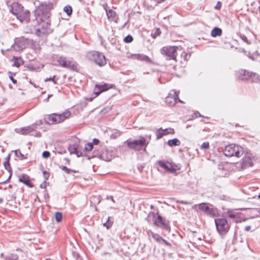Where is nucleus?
Returning a JSON list of instances; mask_svg holds the SVG:
<instances>
[{"instance_id": "obj_1", "label": "nucleus", "mask_w": 260, "mask_h": 260, "mask_svg": "<svg viewBox=\"0 0 260 260\" xmlns=\"http://www.w3.org/2000/svg\"><path fill=\"white\" fill-rule=\"evenodd\" d=\"M70 115V111L67 110L62 113H53L50 114L46 117L44 120L46 123L49 124H56L63 122L66 119L68 118Z\"/></svg>"}, {"instance_id": "obj_2", "label": "nucleus", "mask_w": 260, "mask_h": 260, "mask_svg": "<svg viewBox=\"0 0 260 260\" xmlns=\"http://www.w3.org/2000/svg\"><path fill=\"white\" fill-rule=\"evenodd\" d=\"M86 57L100 67L104 66L107 63L105 56L102 53L98 51H89L87 52Z\"/></svg>"}, {"instance_id": "obj_3", "label": "nucleus", "mask_w": 260, "mask_h": 260, "mask_svg": "<svg viewBox=\"0 0 260 260\" xmlns=\"http://www.w3.org/2000/svg\"><path fill=\"white\" fill-rule=\"evenodd\" d=\"M223 153L228 157H240L243 154V149L239 145L231 144L225 147Z\"/></svg>"}, {"instance_id": "obj_4", "label": "nucleus", "mask_w": 260, "mask_h": 260, "mask_svg": "<svg viewBox=\"0 0 260 260\" xmlns=\"http://www.w3.org/2000/svg\"><path fill=\"white\" fill-rule=\"evenodd\" d=\"M50 5L41 4L35 11L34 14L37 21H43L44 19L49 18V12L50 10Z\"/></svg>"}, {"instance_id": "obj_5", "label": "nucleus", "mask_w": 260, "mask_h": 260, "mask_svg": "<svg viewBox=\"0 0 260 260\" xmlns=\"http://www.w3.org/2000/svg\"><path fill=\"white\" fill-rule=\"evenodd\" d=\"M198 207L201 211L209 216L215 217L219 215L218 209L211 204L202 203L198 204Z\"/></svg>"}, {"instance_id": "obj_6", "label": "nucleus", "mask_w": 260, "mask_h": 260, "mask_svg": "<svg viewBox=\"0 0 260 260\" xmlns=\"http://www.w3.org/2000/svg\"><path fill=\"white\" fill-rule=\"evenodd\" d=\"M57 62H58L60 66L63 68L75 71L78 70V64L72 58L69 59L62 56H60L57 59Z\"/></svg>"}, {"instance_id": "obj_7", "label": "nucleus", "mask_w": 260, "mask_h": 260, "mask_svg": "<svg viewBox=\"0 0 260 260\" xmlns=\"http://www.w3.org/2000/svg\"><path fill=\"white\" fill-rule=\"evenodd\" d=\"M41 22V27L37 29L36 35L38 37H43L44 35H48L52 32V30L50 25V21L49 18L47 19H44L42 21H37Z\"/></svg>"}, {"instance_id": "obj_8", "label": "nucleus", "mask_w": 260, "mask_h": 260, "mask_svg": "<svg viewBox=\"0 0 260 260\" xmlns=\"http://www.w3.org/2000/svg\"><path fill=\"white\" fill-rule=\"evenodd\" d=\"M215 223L217 231L220 235L226 233L230 229L228 221L224 218L215 219Z\"/></svg>"}, {"instance_id": "obj_9", "label": "nucleus", "mask_w": 260, "mask_h": 260, "mask_svg": "<svg viewBox=\"0 0 260 260\" xmlns=\"http://www.w3.org/2000/svg\"><path fill=\"white\" fill-rule=\"evenodd\" d=\"M178 47L177 46L164 47L161 49V53L164 55L167 59L174 60L176 61L177 50Z\"/></svg>"}, {"instance_id": "obj_10", "label": "nucleus", "mask_w": 260, "mask_h": 260, "mask_svg": "<svg viewBox=\"0 0 260 260\" xmlns=\"http://www.w3.org/2000/svg\"><path fill=\"white\" fill-rule=\"evenodd\" d=\"M139 140H134L126 141L128 147L131 149H135L137 151L142 150L144 146H146L148 143H146V139L144 137H140Z\"/></svg>"}, {"instance_id": "obj_11", "label": "nucleus", "mask_w": 260, "mask_h": 260, "mask_svg": "<svg viewBox=\"0 0 260 260\" xmlns=\"http://www.w3.org/2000/svg\"><path fill=\"white\" fill-rule=\"evenodd\" d=\"M256 162V159L252 154H247L242 158L240 163L241 170L246 169L249 167H252Z\"/></svg>"}, {"instance_id": "obj_12", "label": "nucleus", "mask_w": 260, "mask_h": 260, "mask_svg": "<svg viewBox=\"0 0 260 260\" xmlns=\"http://www.w3.org/2000/svg\"><path fill=\"white\" fill-rule=\"evenodd\" d=\"M239 79L241 80H250L252 81H254V77H256L258 79L259 76L256 74L250 73L245 70H240L237 75Z\"/></svg>"}, {"instance_id": "obj_13", "label": "nucleus", "mask_w": 260, "mask_h": 260, "mask_svg": "<svg viewBox=\"0 0 260 260\" xmlns=\"http://www.w3.org/2000/svg\"><path fill=\"white\" fill-rule=\"evenodd\" d=\"M27 45V39L24 38H17L15 40V43L12 46V48L16 51H20L25 49Z\"/></svg>"}, {"instance_id": "obj_14", "label": "nucleus", "mask_w": 260, "mask_h": 260, "mask_svg": "<svg viewBox=\"0 0 260 260\" xmlns=\"http://www.w3.org/2000/svg\"><path fill=\"white\" fill-rule=\"evenodd\" d=\"M96 155L103 160L109 161L113 158L114 152L112 150H109L107 148H105L102 152L97 153Z\"/></svg>"}, {"instance_id": "obj_15", "label": "nucleus", "mask_w": 260, "mask_h": 260, "mask_svg": "<svg viewBox=\"0 0 260 260\" xmlns=\"http://www.w3.org/2000/svg\"><path fill=\"white\" fill-rule=\"evenodd\" d=\"M152 214H153V217L155 218L154 221V223L155 225H156L157 226L162 227L165 229H168L169 226L167 223H166L165 219L162 218L161 216L157 213V216L156 218H155V213L152 212Z\"/></svg>"}, {"instance_id": "obj_16", "label": "nucleus", "mask_w": 260, "mask_h": 260, "mask_svg": "<svg viewBox=\"0 0 260 260\" xmlns=\"http://www.w3.org/2000/svg\"><path fill=\"white\" fill-rule=\"evenodd\" d=\"M126 57L133 60L137 59L141 61H146L147 62H150L151 61L150 58L148 56L140 53H127Z\"/></svg>"}, {"instance_id": "obj_17", "label": "nucleus", "mask_w": 260, "mask_h": 260, "mask_svg": "<svg viewBox=\"0 0 260 260\" xmlns=\"http://www.w3.org/2000/svg\"><path fill=\"white\" fill-rule=\"evenodd\" d=\"M158 165L168 172L174 173L176 172V169L175 168L174 165L168 161L159 160L158 161Z\"/></svg>"}, {"instance_id": "obj_18", "label": "nucleus", "mask_w": 260, "mask_h": 260, "mask_svg": "<svg viewBox=\"0 0 260 260\" xmlns=\"http://www.w3.org/2000/svg\"><path fill=\"white\" fill-rule=\"evenodd\" d=\"M178 101L180 103L182 102V101L179 99V92L177 91H174L173 94L169 93L166 98V102L170 105L175 104Z\"/></svg>"}, {"instance_id": "obj_19", "label": "nucleus", "mask_w": 260, "mask_h": 260, "mask_svg": "<svg viewBox=\"0 0 260 260\" xmlns=\"http://www.w3.org/2000/svg\"><path fill=\"white\" fill-rule=\"evenodd\" d=\"M42 122L41 120L39 121V123H38L36 122V123L32 124L31 125L24 127L19 129V132L18 133H20L22 135H26L29 134V133L34 131L35 129L37 128V125L38 124H42Z\"/></svg>"}, {"instance_id": "obj_20", "label": "nucleus", "mask_w": 260, "mask_h": 260, "mask_svg": "<svg viewBox=\"0 0 260 260\" xmlns=\"http://www.w3.org/2000/svg\"><path fill=\"white\" fill-rule=\"evenodd\" d=\"M17 18L21 22L27 23L29 21L30 19V12L28 10L22 11L17 15Z\"/></svg>"}, {"instance_id": "obj_21", "label": "nucleus", "mask_w": 260, "mask_h": 260, "mask_svg": "<svg viewBox=\"0 0 260 260\" xmlns=\"http://www.w3.org/2000/svg\"><path fill=\"white\" fill-rule=\"evenodd\" d=\"M10 11L12 13L17 16L23 11V7L18 3H13Z\"/></svg>"}, {"instance_id": "obj_22", "label": "nucleus", "mask_w": 260, "mask_h": 260, "mask_svg": "<svg viewBox=\"0 0 260 260\" xmlns=\"http://www.w3.org/2000/svg\"><path fill=\"white\" fill-rule=\"evenodd\" d=\"M109 88V85L104 84L103 85H96L94 89V93L98 95L101 92H104Z\"/></svg>"}, {"instance_id": "obj_23", "label": "nucleus", "mask_w": 260, "mask_h": 260, "mask_svg": "<svg viewBox=\"0 0 260 260\" xmlns=\"http://www.w3.org/2000/svg\"><path fill=\"white\" fill-rule=\"evenodd\" d=\"M168 145L170 147L178 146L181 144L180 141L177 138H174L173 139L169 140L168 141Z\"/></svg>"}, {"instance_id": "obj_24", "label": "nucleus", "mask_w": 260, "mask_h": 260, "mask_svg": "<svg viewBox=\"0 0 260 260\" xmlns=\"http://www.w3.org/2000/svg\"><path fill=\"white\" fill-rule=\"evenodd\" d=\"M19 180L20 182H23L24 184H26V185L32 187L31 184L30 183V181L28 177L25 175H23L21 177L19 178Z\"/></svg>"}, {"instance_id": "obj_25", "label": "nucleus", "mask_w": 260, "mask_h": 260, "mask_svg": "<svg viewBox=\"0 0 260 260\" xmlns=\"http://www.w3.org/2000/svg\"><path fill=\"white\" fill-rule=\"evenodd\" d=\"M228 215L229 217H230L232 219H234L236 222H239L238 218H240L241 213H234L232 211H228Z\"/></svg>"}, {"instance_id": "obj_26", "label": "nucleus", "mask_w": 260, "mask_h": 260, "mask_svg": "<svg viewBox=\"0 0 260 260\" xmlns=\"http://www.w3.org/2000/svg\"><path fill=\"white\" fill-rule=\"evenodd\" d=\"M222 34V30L221 28L218 27H215L213 28L211 32V35L213 37H216L217 36H220Z\"/></svg>"}, {"instance_id": "obj_27", "label": "nucleus", "mask_w": 260, "mask_h": 260, "mask_svg": "<svg viewBox=\"0 0 260 260\" xmlns=\"http://www.w3.org/2000/svg\"><path fill=\"white\" fill-rule=\"evenodd\" d=\"M78 145L77 144L70 145L68 149L71 154H75L78 149Z\"/></svg>"}, {"instance_id": "obj_28", "label": "nucleus", "mask_w": 260, "mask_h": 260, "mask_svg": "<svg viewBox=\"0 0 260 260\" xmlns=\"http://www.w3.org/2000/svg\"><path fill=\"white\" fill-rule=\"evenodd\" d=\"M151 236L157 242L161 243V240H162V238L157 234L151 233Z\"/></svg>"}, {"instance_id": "obj_29", "label": "nucleus", "mask_w": 260, "mask_h": 260, "mask_svg": "<svg viewBox=\"0 0 260 260\" xmlns=\"http://www.w3.org/2000/svg\"><path fill=\"white\" fill-rule=\"evenodd\" d=\"M61 169L64 171L65 173H66L68 174H69L71 173H76L78 172L77 171L75 170H72L68 168L67 167L65 166H62Z\"/></svg>"}, {"instance_id": "obj_30", "label": "nucleus", "mask_w": 260, "mask_h": 260, "mask_svg": "<svg viewBox=\"0 0 260 260\" xmlns=\"http://www.w3.org/2000/svg\"><path fill=\"white\" fill-rule=\"evenodd\" d=\"M156 135L157 139H159L165 136V134L163 132V129L161 127L158 129L156 132Z\"/></svg>"}, {"instance_id": "obj_31", "label": "nucleus", "mask_w": 260, "mask_h": 260, "mask_svg": "<svg viewBox=\"0 0 260 260\" xmlns=\"http://www.w3.org/2000/svg\"><path fill=\"white\" fill-rule=\"evenodd\" d=\"M113 223V221L111 219L110 217H109L106 222L104 223V226H106L107 229H109L111 227Z\"/></svg>"}, {"instance_id": "obj_32", "label": "nucleus", "mask_w": 260, "mask_h": 260, "mask_svg": "<svg viewBox=\"0 0 260 260\" xmlns=\"http://www.w3.org/2000/svg\"><path fill=\"white\" fill-rule=\"evenodd\" d=\"M14 153L16 156L18 157H20L21 159H24L26 158V157L24 154L21 153L19 149L15 150Z\"/></svg>"}, {"instance_id": "obj_33", "label": "nucleus", "mask_w": 260, "mask_h": 260, "mask_svg": "<svg viewBox=\"0 0 260 260\" xmlns=\"http://www.w3.org/2000/svg\"><path fill=\"white\" fill-rule=\"evenodd\" d=\"M18 256L15 254H10L7 255L5 259L6 260H17Z\"/></svg>"}, {"instance_id": "obj_34", "label": "nucleus", "mask_w": 260, "mask_h": 260, "mask_svg": "<svg viewBox=\"0 0 260 260\" xmlns=\"http://www.w3.org/2000/svg\"><path fill=\"white\" fill-rule=\"evenodd\" d=\"M120 135H121V133L119 131H118L117 130H115L113 132V133L110 135V137L112 139H116L117 138L119 137L120 136Z\"/></svg>"}, {"instance_id": "obj_35", "label": "nucleus", "mask_w": 260, "mask_h": 260, "mask_svg": "<svg viewBox=\"0 0 260 260\" xmlns=\"http://www.w3.org/2000/svg\"><path fill=\"white\" fill-rule=\"evenodd\" d=\"M6 159L7 160L4 163V165L5 169L10 172L11 171V167H10V164L9 163V157H7L6 158Z\"/></svg>"}, {"instance_id": "obj_36", "label": "nucleus", "mask_w": 260, "mask_h": 260, "mask_svg": "<svg viewBox=\"0 0 260 260\" xmlns=\"http://www.w3.org/2000/svg\"><path fill=\"white\" fill-rule=\"evenodd\" d=\"M62 215L60 212H57L55 214V218L57 222L61 221L62 220Z\"/></svg>"}, {"instance_id": "obj_37", "label": "nucleus", "mask_w": 260, "mask_h": 260, "mask_svg": "<svg viewBox=\"0 0 260 260\" xmlns=\"http://www.w3.org/2000/svg\"><path fill=\"white\" fill-rule=\"evenodd\" d=\"M63 10L68 15H70L72 13V9L70 6H66L64 7Z\"/></svg>"}, {"instance_id": "obj_38", "label": "nucleus", "mask_w": 260, "mask_h": 260, "mask_svg": "<svg viewBox=\"0 0 260 260\" xmlns=\"http://www.w3.org/2000/svg\"><path fill=\"white\" fill-rule=\"evenodd\" d=\"M191 56L190 53H188L186 52H182L181 57H183L184 60L187 61Z\"/></svg>"}, {"instance_id": "obj_39", "label": "nucleus", "mask_w": 260, "mask_h": 260, "mask_svg": "<svg viewBox=\"0 0 260 260\" xmlns=\"http://www.w3.org/2000/svg\"><path fill=\"white\" fill-rule=\"evenodd\" d=\"M163 132L165 134V135L170 134H173L174 133V130L173 128H167L166 129H163Z\"/></svg>"}, {"instance_id": "obj_40", "label": "nucleus", "mask_w": 260, "mask_h": 260, "mask_svg": "<svg viewBox=\"0 0 260 260\" xmlns=\"http://www.w3.org/2000/svg\"><path fill=\"white\" fill-rule=\"evenodd\" d=\"M93 149V144L91 143H89L85 144V149L86 151H89Z\"/></svg>"}, {"instance_id": "obj_41", "label": "nucleus", "mask_w": 260, "mask_h": 260, "mask_svg": "<svg viewBox=\"0 0 260 260\" xmlns=\"http://www.w3.org/2000/svg\"><path fill=\"white\" fill-rule=\"evenodd\" d=\"M133 40V38L131 35H128L124 39V41L126 43H131Z\"/></svg>"}, {"instance_id": "obj_42", "label": "nucleus", "mask_w": 260, "mask_h": 260, "mask_svg": "<svg viewBox=\"0 0 260 260\" xmlns=\"http://www.w3.org/2000/svg\"><path fill=\"white\" fill-rule=\"evenodd\" d=\"M209 147V143L208 142H204L201 146L202 149H207Z\"/></svg>"}, {"instance_id": "obj_43", "label": "nucleus", "mask_w": 260, "mask_h": 260, "mask_svg": "<svg viewBox=\"0 0 260 260\" xmlns=\"http://www.w3.org/2000/svg\"><path fill=\"white\" fill-rule=\"evenodd\" d=\"M161 33V31L159 29V28H157L156 29L155 31L154 34H152V36L153 38H155L157 36H158L160 35Z\"/></svg>"}, {"instance_id": "obj_44", "label": "nucleus", "mask_w": 260, "mask_h": 260, "mask_svg": "<svg viewBox=\"0 0 260 260\" xmlns=\"http://www.w3.org/2000/svg\"><path fill=\"white\" fill-rule=\"evenodd\" d=\"M50 155V153L49 151H45L43 152L42 153V156L44 158H48Z\"/></svg>"}, {"instance_id": "obj_45", "label": "nucleus", "mask_w": 260, "mask_h": 260, "mask_svg": "<svg viewBox=\"0 0 260 260\" xmlns=\"http://www.w3.org/2000/svg\"><path fill=\"white\" fill-rule=\"evenodd\" d=\"M55 76H53L52 78H46L44 80L45 82L48 81H52L54 84H56V81H55Z\"/></svg>"}, {"instance_id": "obj_46", "label": "nucleus", "mask_w": 260, "mask_h": 260, "mask_svg": "<svg viewBox=\"0 0 260 260\" xmlns=\"http://www.w3.org/2000/svg\"><path fill=\"white\" fill-rule=\"evenodd\" d=\"M31 46H32V48L33 49H34L35 50H39V49H40L39 45L38 44L36 43H33L31 44Z\"/></svg>"}, {"instance_id": "obj_47", "label": "nucleus", "mask_w": 260, "mask_h": 260, "mask_svg": "<svg viewBox=\"0 0 260 260\" xmlns=\"http://www.w3.org/2000/svg\"><path fill=\"white\" fill-rule=\"evenodd\" d=\"M9 78L11 80L12 82L14 83V84H16L17 83V80L16 79H15L12 75V73L11 72H9Z\"/></svg>"}, {"instance_id": "obj_48", "label": "nucleus", "mask_w": 260, "mask_h": 260, "mask_svg": "<svg viewBox=\"0 0 260 260\" xmlns=\"http://www.w3.org/2000/svg\"><path fill=\"white\" fill-rule=\"evenodd\" d=\"M43 176L45 180H47L49 177V174L47 171L43 172Z\"/></svg>"}, {"instance_id": "obj_49", "label": "nucleus", "mask_w": 260, "mask_h": 260, "mask_svg": "<svg viewBox=\"0 0 260 260\" xmlns=\"http://www.w3.org/2000/svg\"><path fill=\"white\" fill-rule=\"evenodd\" d=\"M115 13L114 12L112 11H110L108 13H107L108 16L109 17H112L113 15H115Z\"/></svg>"}, {"instance_id": "obj_50", "label": "nucleus", "mask_w": 260, "mask_h": 260, "mask_svg": "<svg viewBox=\"0 0 260 260\" xmlns=\"http://www.w3.org/2000/svg\"><path fill=\"white\" fill-rule=\"evenodd\" d=\"M100 142V141L98 139H94L92 141V144L98 145Z\"/></svg>"}, {"instance_id": "obj_51", "label": "nucleus", "mask_w": 260, "mask_h": 260, "mask_svg": "<svg viewBox=\"0 0 260 260\" xmlns=\"http://www.w3.org/2000/svg\"><path fill=\"white\" fill-rule=\"evenodd\" d=\"M161 243H164L166 245H170L169 243L167 241H166V240L164 239L163 238H162V240H161Z\"/></svg>"}, {"instance_id": "obj_52", "label": "nucleus", "mask_w": 260, "mask_h": 260, "mask_svg": "<svg viewBox=\"0 0 260 260\" xmlns=\"http://www.w3.org/2000/svg\"><path fill=\"white\" fill-rule=\"evenodd\" d=\"M221 8V3L220 2H218L215 8L216 9H219Z\"/></svg>"}, {"instance_id": "obj_53", "label": "nucleus", "mask_w": 260, "mask_h": 260, "mask_svg": "<svg viewBox=\"0 0 260 260\" xmlns=\"http://www.w3.org/2000/svg\"><path fill=\"white\" fill-rule=\"evenodd\" d=\"M75 154H76L77 157H80L82 155V153L81 152L78 151V150H77L76 153H75Z\"/></svg>"}, {"instance_id": "obj_54", "label": "nucleus", "mask_w": 260, "mask_h": 260, "mask_svg": "<svg viewBox=\"0 0 260 260\" xmlns=\"http://www.w3.org/2000/svg\"><path fill=\"white\" fill-rule=\"evenodd\" d=\"M250 229H251V226L250 225H247V226H245V230L246 231H248L250 230Z\"/></svg>"}, {"instance_id": "obj_55", "label": "nucleus", "mask_w": 260, "mask_h": 260, "mask_svg": "<svg viewBox=\"0 0 260 260\" xmlns=\"http://www.w3.org/2000/svg\"><path fill=\"white\" fill-rule=\"evenodd\" d=\"M181 203L182 204H190L189 202H186V201H181Z\"/></svg>"}, {"instance_id": "obj_56", "label": "nucleus", "mask_w": 260, "mask_h": 260, "mask_svg": "<svg viewBox=\"0 0 260 260\" xmlns=\"http://www.w3.org/2000/svg\"><path fill=\"white\" fill-rule=\"evenodd\" d=\"M242 39L245 42H247V38L245 36H243V37H242Z\"/></svg>"}, {"instance_id": "obj_57", "label": "nucleus", "mask_w": 260, "mask_h": 260, "mask_svg": "<svg viewBox=\"0 0 260 260\" xmlns=\"http://www.w3.org/2000/svg\"><path fill=\"white\" fill-rule=\"evenodd\" d=\"M64 160L65 161H66V162H68V164H70V159H69V158H64Z\"/></svg>"}, {"instance_id": "obj_58", "label": "nucleus", "mask_w": 260, "mask_h": 260, "mask_svg": "<svg viewBox=\"0 0 260 260\" xmlns=\"http://www.w3.org/2000/svg\"><path fill=\"white\" fill-rule=\"evenodd\" d=\"M197 206H198V205L196 204V205H193V206L192 207V209H194V210H196V208H197Z\"/></svg>"}, {"instance_id": "obj_59", "label": "nucleus", "mask_w": 260, "mask_h": 260, "mask_svg": "<svg viewBox=\"0 0 260 260\" xmlns=\"http://www.w3.org/2000/svg\"><path fill=\"white\" fill-rule=\"evenodd\" d=\"M148 234L149 236H151V233H153V232H152L151 231L149 230L148 231Z\"/></svg>"}, {"instance_id": "obj_60", "label": "nucleus", "mask_w": 260, "mask_h": 260, "mask_svg": "<svg viewBox=\"0 0 260 260\" xmlns=\"http://www.w3.org/2000/svg\"><path fill=\"white\" fill-rule=\"evenodd\" d=\"M51 96V95H49L48 96L47 100H48V99H49Z\"/></svg>"}, {"instance_id": "obj_61", "label": "nucleus", "mask_w": 260, "mask_h": 260, "mask_svg": "<svg viewBox=\"0 0 260 260\" xmlns=\"http://www.w3.org/2000/svg\"><path fill=\"white\" fill-rule=\"evenodd\" d=\"M258 198L260 199V194L258 196Z\"/></svg>"}, {"instance_id": "obj_62", "label": "nucleus", "mask_w": 260, "mask_h": 260, "mask_svg": "<svg viewBox=\"0 0 260 260\" xmlns=\"http://www.w3.org/2000/svg\"><path fill=\"white\" fill-rule=\"evenodd\" d=\"M148 138H149V139H150V138H151V135H150L149 136H148Z\"/></svg>"}, {"instance_id": "obj_63", "label": "nucleus", "mask_w": 260, "mask_h": 260, "mask_svg": "<svg viewBox=\"0 0 260 260\" xmlns=\"http://www.w3.org/2000/svg\"><path fill=\"white\" fill-rule=\"evenodd\" d=\"M112 201L114 202V200L112 199Z\"/></svg>"}, {"instance_id": "obj_64", "label": "nucleus", "mask_w": 260, "mask_h": 260, "mask_svg": "<svg viewBox=\"0 0 260 260\" xmlns=\"http://www.w3.org/2000/svg\"><path fill=\"white\" fill-rule=\"evenodd\" d=\"M259 10H260V7H259Z\"/></svg>"}]
</instances>
